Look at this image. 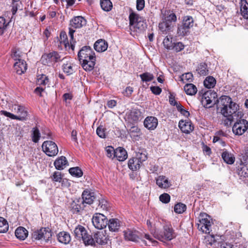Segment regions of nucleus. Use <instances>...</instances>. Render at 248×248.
Returning <instances> with one entry per match:
<instances>
[{
    "label": "nucleus",
    "instance_id": "obj_46",
    "mask_svg": "<svg viewBox=\"0 0 248 248\" xmlns=\"http://www.w3.org/2000/svg\"><path fill=\"white\" fill-rule=\"evenodd\" d=\"M181 80L185 83L186 82H191L193 81V76L191 73H186L183 74L181 77Z\"/></svg>",
    "mask_w": 248,
    "mask_h": 248
},
{
    "label": "nucleus",
    "instance_id": "obj_41",
    "mask_svg": "<svg viewBox=\"0 0 248 248\" xmlns=\"http://www.w3.org/2000/svg\"><path fill=\"white\" fill-rule=\"evenodd\" d=\"M172 38L170 36H166L163 41L164 47L167 49H172L174 43L172 42Z\"/></svg>",
    "mask_w": 248,
    "mask_h": 248
},
{
    "label": "nucleus",
    "instance_id": "obj_59",
    "mask_svg": "<svg viewBox=\"0 0 248 248\" xmlns=\"http://www.w3.org/2000/svg\"><path fill=\"white\" fill-rule=\"evenodd\" d=\"M144 237L148 240L149 243H147L145 241L143 240V241L145 243L146 245H149L150 243L152 244L154 246H156V245L158 243V242L156 240H154L149 234H144Z\"/></svg>",
    "mask_w": 248,
    "mask_h": 248
},
{
    "label": "nucleus",
    "instance_id": "obj_24",
    "mask_svg": "<svg viewBox=\"0 0 248 248\" xmlns=\"http://www.w3.org/2000/svg\"><path fill=\"white\" fill-rule=\"evenodd\" d=\"M56 169L62 170L68 165V162L65 156H61L57 158L54 163Z\"/></svg>",
    "mask_w": 248,
    "mask_h": 248
},
{
    "label": "nucleus",
    "instance_id": "obj_52",
    "mask_svg": "<svg viewBox=\"0 0 248 248\" xmlns=\"http://www.w3.org/2000/svg\"><path fill=\"white\" fill-rule=\"evenodd\" d=\"M60 43L63 44L65 47L70 46L67 39V34L65 31H62L60 33Z\"/></svg>",
    "mask_w": 248,
    "mask_h": 248
},
{
    "label": "nucleus",
    "instance_id": "obj_4",
    "mask_svg": "<svg viewBox=\"0 0 248 248\" xmlns=\"http://www.w3.org/2000/svg\"><path fill=\"white\" fill-rule=\"evenodd\" d=\"M12 111L17 115H14L4 110H2L0 112L5 116L9 117L12 119L21 121H26L27 119L28 112L24 106L16 104L14 105L12 107Z\"/></svg>",
    "mask_w": 248,
    "mask_h": 248
},
{
    "label": "nucleus",
    "instance_id": "obj_16",
    "mask_svg": "<svg viewBox=\"0 0 248 248\" xmlns=\"http://www.w3.org/2000/svg\"><path fill=\"white\" fill-rule=\"evenodd\" d=\"M48 78L45 75L41 74L38 75L37 79V84L39 85L40 87H37L35 89V93L41 96V93L45 91V86L48 84Z\"/></svg>",
    "mask_w": 248,
    "mask_h": 248
},
{
    "label": "nucleus",
    "instance_id": "obj_28",
    "mask_svg": "<svg viewBox=\"0 0 248 248\" xmlns=\"http://www.w3.org/2000/svg\"><path fill=\"white\" fill-rule=\"evenodd\" d=\"M28 234V231L24 227H19L16 230L15 235L20 240H25L27 238Z\"/></svg>",
    "mask_w": 248,
    "mask_h": 248
},
{
    "label": "nucleus",
    "instance_id": "obj_5",
    "mask_svg": "<svg viewBox=\"0 0 248 248\" xmlns=\"http://www.w3.org/2000/svg\"><path fill=\"white\" fill-rule=\"evenodd\" d=\"M86 24V20L82 16H76L70 21L69 27V35L70 37V46L71 49L74 50L75 41L74 40V33L75 30L80 29Z\"/></svg>",
    "mask_w": 248,
    "mask_h": 248
},
{
    "label": "nucleus",
    "instance_id": "obj_10",
    "mask_svg": "<svg viewBox=\"0 0 248 248\" xmlns=\"http://www.w3.org/2000/svg\"><path fill=\"white\" fill-rule=\"evenodd\" d=\"M217 98V93L212 90L205 92L202 96L201 103L205 108H210Z\"/></svg>",
    "mask_w": 248,
    "mask_h": 248
},
{
    "label": "nucleus",
    "instance_id": "obj_34",
    "mask_svg": "<svg viewBox=\"0 0 248 248\" xmlns=\"http://www.w3.org/2000/svg\"><path fill=\"white\" fill-rule=\"evenodd\" d=\"M135 158L138 160L139 163H140V165H141L142 162L147 159L146 151L141 150L136 152V155Z\"/></svg>",
    "mask_w": 248,
    "mask_h": 248
},
{
    "label": "nucleus",
    "instance_id": "obj_33",
    "mask_svg": "<svg viewBox=\"0 0 248 248\" xmlns=\"http://www.w3.org/2000/svg\"><path fill=\"white\" fill-rule=\"evenodd\" d=\"M128 165L129 168L132 170H136L140 167V163L135 157L129 160Z\"/></svg>",
    "mask_w": 248,
    "mask_h": 248
},
{
    "label": "nucleus",
    "instance_id": "obj_17",
    "mask_svg": "<svg viewBox=\"0 0 248 248\" xmlns=\"http://www.w3.org/2000/svg\"><path fill=\"white\" fill-rule=\"evenodd\" d=\"M123 232L124 239L126 240L138 242L139 240L142 239L140 233L135 230L127 229Z\"/></svg>",
    "mask_w": 248,
    "mask_h": 248
},
{
    "label": "nucleus",
    "instance_id": "obj_35",
    "mask_svg": "<svg viewBox=\"0 0 248 248\" xmlns=\"http://www.w3.org/2000/svg\"><path fill=\"white\" fill-rule=\"evenodd\" d=\"M203 83L205 87L210 89L215 86L216 80L213 77H208L204 80Z\"/></svg>",
    "mask_w": 248,
    "mask_h": 248
},
{
    "label": "nucleus",
    "instance_id": "obj_48",
    "mask_svg": "<svg viewBox=\"0 0 248 248\" xmlns=\"http://www.w3.org/2000/svg\"><path fill=\"white\" fill-rule=\"evenodd\" d=\"M69 173L73 176L81 177L83 175L82 170L78 167L71 168L69 170Z\"/></svg>",
    "mask_w": 248,
    "mask_h": 248
},
{
    "label": "nucleus",
    "instance_id": "obj_38",
    "mask_svg": "<svg viewBox=\"0 0 248 248\" xmlns=\"http://www.w3.org/2000/svg\"><path fill=\"white\" fill-rule=\"evenodd\" d=\"M171 28V24L163 21L159 24V30L164 33H167Z\"/></svg>",
    "mask_w": 248,
    "mask_h": 248
},
{
    "label": "nucleus",
    "instance_id": "obj_55",
    "mask_svg": "<svg viewBox=\"0 0 248 248\" xmlns=\"http://www.w3.org/2000/svg\"><path fill=\"white\" fill-rule=\"evenodd\" d=\"M106 129L102 125L99 126L96 129V134L101 138H106Z\"/></svg>",
    "mask_w": 248,
    "mask_h": 248
},
{
    "label": "nucleus",
    "instance_id": "obj_23",
    "mask_svg": "<svg viewBox=\"0 0 248 248\" xmlns=\"http://www.w3.org/2000/svg\"><path fill=\"white\" fill-rule=\"evenodd\" d=\"M108 47V43L103 39L98 40L94 44V49L98 52H102L106 51Z\"/></svg>",
    "mask_w": 248,
    "mask_h": 248
},
{
    "label": "nucleus",
    "instance_id": "obj_40",
    "mask_svg": "<svg viewBox=\"0 0 248 248\" xmlns=\"http://www.w3.org/2000/svg\"><path fill=\"white\" fill-rule=\"evenodd\" d=\"M9 228L7 220L3 217H0V233L6 232Z\"/></svg>",
    "mask_w": 248,
    "mask_h": 248
},
{
    "label": "nucleus",
    "instance_id": "obj_13",
    "mask_svg": "<svg viewBox=\"0 0 248 248\" xmlns=\"http://www.w3.org/2000/svg\"><path fill=\"white\" fill-rule=\"evenodd\" d=\"M89 240L91 241L93 240V242H92L91 244H87V245H91L94 247L96 246L97 245L101 246L107 245L108 241V236L105 235L103 232H98L95 233L94 234L93 238L90 236Z\"/></svg>",
    "mask_w": 248,
    "mask_h": 248
},
{
    "label": "nucleus",
    "instance_id": "obj_61",
    "mask_svg": "<svg viewBox=\"0 0 248 248\" xmlns=\"http://www.w3.org/2000/svg\"><path fill=\"white\" fill-rule=\"evenodd\" d=\"M184 48V45L181 42L174 43L172 49L176 52H180Z\"/></svg>",
    "mask_w": 248,
    "mask_h": 248
},
{
    "label": "nucleus",
    "instance_id": "obj_31",
    "mask_svg": "<svg viewBox=\"0 0 248 248\" xmlns=\"http://www.w3.org/2000/svg\"><path fill=\"white\" fill-rule=\"evenodd\" d=\"M221 156L224 162L228 164H232L234 162V157L232 154L229 153L226 150H225L222 152Z\"/></svg>",
    "mask_w": 248,
    "mask_h": 248
},
{
    "label": "nucleus",
    "instance_id": "obj_39",
    "mask_svg": "<svg viewBox=\"0 0 248 248\" xmlns=\"http://www.w3.org/2000/svg\"><path fill=\"white\" fill-rule=\"evenodd\" d=\"M238 174L241 177H246L248 176V169L247 166L240 164L238 167Z\"/></svg>",
    "mask_w": 248,
    "mask_h": 248
},
{
    "label": "nucleus",
    "instance_id": "obj_60",
    "mask_svg": "<svg viewBox=\"0 0 248 248\" xmlns=\"http://www.w3.org/2000/svg\"><path fill=\"white\" fill-rule=\"evenodd\" d=\"M176 20V16L174 13H171L169 15L167 16L165 19V22H169L171 24V22H175Z\"/></svg>",
    "mask_w": 248,
    "mask_h": 248
},
{
    "label": "nucleus",
    "instance_id": "obj_57",
    "mask_svg": "<svg viewBox=\"0 0 248 248\" xmlns=\"http://www.w3.org/2000/svg\"><path fill=\"white\" fill-rule=\"evenodd\" d=\"M170 196L167 193H163L159 196L160 201L164 203H167L170 201Z\"/></svg>",
    "mask_w": 248,
    "mask_h": 248
},
{
    "label": "nucleus",
    "instance_id": "obj_50",
    "mask_svg": "<svg viewBox=\"0 0 248 248\" xmlns=\"http://www.w3.org/2000/svg\"><path fill=\"white\" fill-rule=\"evenodd\" d=\"M63 71L68 75H70L74 73V69L71 63H64L62 65Z\"/></svg>",
    "mask_w": 248,
    "mask_h": 248
},
{
    "label": "nucleus",
    "instance_id": "obj_43",
    "mask_svg": "<svg viewBox=\"0 0 248 248\" xmlns=\"http://www.w3.org/2000/svg\"><path fill=\"white\" fill-rule=\"evenodd\" d=\"M31 138L32 140L35 143H37L39 141L40 138V133L37 127L32 128Z\"/></svg>",
    "mask_w": 248,
    "mask_h": 248
},
{
    "label": "nucleus",
    "instance_id": "obj_12",
    "mask_svg": "<svg viewBox=\"0 0 248 248\" xmlns=\"http://www.w3.org/2000/svg\"><path fill=\"white\" fill-rule=\"evenodd\" d=\"M51 232L46 228H42L34 232L32 234V238L34 240H41L42 242H47L51 237Z\"/></svg>",
    "mask_w": 248,
    "mask_h": 248
},
{
    "label": "nucleus",
    "instance_id": "obj_51",
    "mask_svg": "<svg viewBox=\"0 0 248 248\" xmlns=\"http://www.w3.org/2000/svg\"><path fill=\"white\" fill-rule=\"evenodd\" d=\"M184 27H186L188 29L193 26V20L191 16H186L185 17L183 24Z\"/></svg>",
    "mask_w": 248,
    "mask_h": 248
},
{
    "label": "nucleus",
    "instance_id": "obj_62",
    "mask_svg": "<svg viewBox=\"0 0 248 248\" xmlns=\"http://www.w3.org/2000/svg\"><path fill=\"white\" fill-rule=\"evenodd\" d=\"M11 56H12V58L15 61H19V60H22L21 59V53L19 50H14L13 51V53H12Z\"/></svg>",
    "mask_w": 248,
    "mask_h": 248
},
{
    "label": "nucleus",
    "instance_id": "obj_18",
    "mask_svg": "<svg viewBox=\"0 0 248 248\" xmlns=\"http://www.w3.org/2000/svg\"><path fill=\"white\" fill-rule=\"evenodd\" d=\"M158 125V120L153 116H148L144 121V126L149 130H154Z\"/></svg>",
    "mask_w": 248,
    "mask_h": 248
},
{
    "label": "nucleus",
    "instance_id": "obj_27",
    "mask_svg": "<svg viewBox=\"0 0 248 248\" xmlns=\"http://www.w3.org/2000/svg\"><path fill=\"white\" fill-rule=\"evenodd\" d=\"M57 239L60 243L67 244L71 241V236L68 233L65 232H62L58 234Z\"/></svg>",
    "mask_w": 248,
    "mask_h": 248
},
{
    "label": "nucleus",
    "instance_id": "obj_64",
    "mask_svg": "<svg viewBox=\"0 0 248 248\" xmlns=\"http://www.w3.org/2000/svg\"><path fill=\"white\" fill-rule=\"evenodd\" d=\"M52 179L54 181L60 182L62 179L61 172L59 171L54 172Z\"/></svg>",
    "mask_w": 248,
    "mask_h": 248
},
{
    "label": "nucleus",
    "instance_id": "obj_47",
    "mask_svg": "<svg viewBox=\"0 0 248 248\" xmlns=\"http://www.w3.org/2000/svg\"><path fill=\"white\" fill-rule=\"evenodd\" d=\"M140 76L142 81L146 82L152 81L154 78L153 75L148 72L140 74Z\"/></svg>",
    "mask_w": 248,
    "mask_h": 248
},
{
    "label": "nucleus",
    "instance_id": "obj_3",
    "mask_svg": "<svg viewBox=\"0 0 248 248\" xmlns=\"http://www.w3.org/2000/svg\"><path fill=\"white\" fill-rule=\"evenodd\" d=\"M219 106L222 115H228L227 112H236L238 110V105L232 101V98L226 95H223L219 98Z\"/></svg>",
    "mask_w": 248,
    "mask_h": 248
},
{
    "label": "nucleus",
    "instance_id": "obj_63",
    "mask_svg": "<svg viewBox=\"0 0 248 248\" xmlns=\"http://www.w3.org/2000/svg\"><path fill=\"white\" fill-rule=\"evenodd\" d=\"M50 54L52 55V62H58L60 61H61V56L56 52H53L50 53Z\"/></svg>",
    "mask_w": 248,
    "mask_h": 248
},
{
    "label": "nucleus",
    "instance_id": "obj_6",
    "mask_svg": "<svg viewBox=\"0 0 248 248\" xmlns=\"http://www.w3.org/2000/svg\"><path fill=\"white\" fill-rule=\"evenodd\" d=\"M212 219L205 213H201L198 217L197 225L198 229L203 233H209L211 231Z\"/></svg>",
    "mask_w": 248,
    "mask_h": 248
},
{
    "label": "nucleus",
    "instance_id": "obj_14",
    "mask_svg": "<svg viewBox=\"0 0 248 248\" xmlns=\"http://www.w3.org/2000/svg\"><path fill=\"white\" fill-rule=\"evenodd\" d=\"M108 220L106 216L100 213H96L92 218L93 226L97 229H103L107 227Z\"/></svg>",
    "mask_w": 248,
    "mask_h": 248
},
{
    "label": "nucleus",
    "instance_id": "obj_20",
    "mask_svg": "<svg viewBox=\"0 0 248 248\" xmlns=\"http://www.w3.org/2000/svg\"><path fill=\"white\" fill-rule=\"evenodd\" d=\"M82 199L81 200L82 204L85 203L91 204L95 199L94 193L90 192L88 191L85 190L82 193Z\"/></svg>",
    "mask_w": 248,
    "mask_h": 248
},
{
    "label": "nucleus",
    "instance_id": "obj_7",
    "mask_svg": "<svg viewBox=\"0 0 248 248\" xmlns=\"http://www.w3.org/2000/svg\"><path fill=\"white\" fill-rule=\"evenodd\" d=\"M130 25L133 26L136 31H143L146 28V24L142 17L134 12L129 15Z\"/></svg>",
    "mask_w": 248,
    "mask_h": 248
},
{
    "label": "nucleus",
    "instance_id": "obj_36",
    "mask_svg": "<svg viewBox=\"0 0 248 248\" xmlns=\"http://www.w3.org/2000/svg\"><path fill=\"white\" fill-rule=\"evenodd\" d=\"M100 5L102 9L107 12L110 11L112 8V4L110 0H101Z\"/></svg>",
    "mask_w": 248,
    "mask_h": 248
},
{
    "label": "nucleus",
    "instance_id": "obj_11",
    "mask_svg": "<svg viewBox=\"0 0 248 248\" xmlns=\"http://www.w3.org/2000/svg\"><path fill=\"white\" fill-rule=\"evenodd\" d=\"M42 148L46 154L49 156H55L58 153V146L52 141L47 140L44 141L42 144Z\"/></svg>",
    "mask_w": 248,
    "mask_h": 248
},
{
    "label": "nucleus",
    "instance_id": "obj_25",
    "mask_svg": "<svg viewBox=\"0 0 248 248\" xmlns=\"http://www.w3.org/2000/svg\"><path fill=\"white\" fill-rule=\"evenodd\" d=\"M107 225L110 231L116 232L118 231L121 226V222L118 219L111 218L108 222Z\"/></svg>",
    "mask_w": 248,
    "mask_h": 248
},
{
    "label": "nucleus",
    "instance_id": "obj_44",
    "mask_svg": "<svg viewBox=\"0 0 248 248\" xmlns=\"http://www.w3.org/2000/svg\"><path fill=\"white\" fill-rule=\"evenodd\" d=\"M197 71L201 76H205L208 74V70L207 69V65L204 63H201L198 67Z\"/></svg>",
    "mask_w": 248,
    "mask_h": 248
},
{
    "label": "nucleus",
    "instance_id": "obj_56",
    "mask_svg": "<svg viewBox=\"0 0 248 248\" xmlns=\"http://www.w3.org/2000/svg\"><path fill=\"white\" fill-rule=\"evenodd\" d=\"M107 155L109 158H113L115 157V150L112 146H108L106 149Z\"/></svg>",
    "mask_w": 248,
    "mask_h": 248
},
{
    "label": "nucleus",
    "instance_id": "obj_30",
    "mask_svg": "<svg viewBox=\"0 0 248 248\" xmlns=\"http://www.w3.org/2000/svg\"><path fill=\"white\" fill-rule=\"evenodd\" d=\"M240 11L244 18L248 19V2L247 0H240Z\"/></svg>",
    "mask_w": 248,
    "mask_h": 248
},
{
    "label": "nucleus",
    "instance_id": "obj_15",
    "mask_svg": "<svg viewBox=\"0 0 248 248\" xmlns=\"http://www.w3.org/2000/svg\"><path fill=\"white\" fill-rule=\"evenodd\" d=\"M228 115H223L224 118L222 120V122L225 126H229L231 125L232 122L241 118L243 113L241 111L238 110L236 112H232V111L227 112Z\"/></svg>",
    "mask_w": 248,
    "mask_h": 248
},
{
    "label": "nucleus",
    "instance_id": "obj_2",
    "mask_svg": "<svg viewBox=\"0 0 248 248\" xmlns=\"http://www.w3.org/2000/svg\"><path fill=\"white\" fill-rule=\"evenodd\" d=\"M151 233L155 238L162 242L170 241L175 237L173 229L169 225L163 226L162 230L155 228L151 230Z\"/></svg>",
    "mask_w": 248,
    "mask_h": 248
},
{
    "label": "nucleus",
    "instance_id": "obj_53",
    "mask_svg": "<svg viewBox=\"0 0 248 248\" xmlns=\"http://www.w3.org/2000/svg\"><path fill=\"white\" fill-rule=\"evenodd\" d=\"M8 24V23H6L5 19L3 17H0V36L3 34Z\"/></svg>",
    "mask_w": 248,
    "mask_h": 248
},
{
    "label": "nucleus",
    "instance_id": "obj_22",
    "mask_svg": "<svg viewBox=\"0 0 248 248\" xmlns=\"http://www.w3.org/2000/svg\"><path fill=\"white\" fill-rule=\"evenodd\" d=\"M14 68L17 74L21 75L27 69V65L24 60H19L14 64Z\"/></svg>",
    "mask_w": 248,
    "mask_h": 248
},
{
    "label": "nucleus",
    "instance_id": "obj_58",
    "mask_svg": "<svg viewBox=\"0 0 248 248\" xmlns=\"http://www.w3.org/2000/svg\"><path fill=\"white\" fill-rule=\"evenodd\" d=\"M210 238L211 241L209 243V244L210 245H214L215 248H224L223 247H222V246L224 245V243H225V242L217 243V244L213 236H211Z\"/></svg>",
    "mask_w": 248,
    "mask_h": 248
},
{
    "label": "nucleus",
    "instance_id": "obj_19",
    "mask_svg": "<svg viewBox=\"0 0 248 248\" xmlns=\"http://www.w3.org/2000/svg\"><path fill=\"white\" fill-rule=\"evenodd\" d=\"M179 127L181 130L185 133L188 134L192 131L194 127L191 122L181 120L179 123Z\"/></svg>",
    "mask_w": 248,
    "mask_h": 248
},
{
    "label": "nucleus",
    "instance_id": "obj_32",
    "mask_svg": "<svg viewBox=\"0 0 248 248\" xmlns=\"http://www.w3.org/2000/svg\"><path fill=\"white\" fill-rule=\"evenodd\" d=\"M184 90L187 95H194L197 92L196 87L192 83H187L184 86Z\"/></svg>",
    "mask_w": 248,
    "mask_h": 248
},
{
    "label": "nucleus",
    "instance_id": "obj_1",
    "mask_svg": "<svg viewBox=\"0 0 248 248\" xmlns=\"http://www.w3.org/2000/svg\"><path fill=\"white\" fill-rule=\"evenodd\" d=\"M79 61L82 63L83 68L86 71H90L95 65L96 58L95 53L91 47L85 46L79 50L78 53Z\"/></svg>",
    "mask_w": 248,
    "mask_h": 248
},
{
    "label": "nucleus",
    "instance_id": "obj_37",
    "mask_svg": "<svg viewBox=\"0 0 248 248\" xmlns=\"http://www.w3.org/2000/svg\"><path fill=\"white\" fill-rule=\"evenodd\" d=\"M51 57L52 55L50 54V53L44 54L41 59L42 63L44 65H51L53 63Z\"/></svg>",
    "mask_w": 248,
    "mask_h": 248
},
{
    "label": "nucleus",
    "instance_id": "obj_21",
    "mask_svg": "<svg viewBox=\"0 0 248 248\" xmlns=\"http://www.w3.org/2000/svg\"><path fill=\"white\" fill-rule=\"evenodd\" d=\"M156 184L159 187L164 189L171 186L168 178L163 175L159 176L156 179Z\"/></svg>",
    "mask_w": 248,
    "mask_h": 248
},
{
    "label": "nucleus",
    "instance_id": "obj_26",
    "mask_svg": "<svg viewBox=\"0 0 248 248\" xmlns=\"http://www.w3.org/2000/svg\"><path fill=\"white\" fill-rule=\"evenodd\" d=\"M115 157L119 161H123L127 158L126 150L122 147H118L115 150Z\"/></svg>",
    "mask_w": 248,
    "mask_h": 248
},
{
    "label": "nucleus",
    "instance_id": "obj_42",
    "mask_svg": "<svg viewBox=\"0 0 248 248\" xmlns=\"http://www.w3.org/2000/svg\"><path fill=\"white\" fill-rule=\"evenodd\" d=\"M14 127L15 130L13 132V134L16 137L18 138L19 140H20L22 137V134L23 132V128L18 124H14Z\"/></svg>",
    "mask_w": 248,
    "mask_h": 248
},
{
    "label": "nucleus",
    "instance_id": "obj_49",
    "mask_svg": "<svg viewBox=\"0 0 248 248\" xmlns=\"http://www.w3.org/2000/svg\"><path fill=\"white\" fill-rule=\"evenodd\" d=\"M186 207L185 204L179 203L175 205L174 211L176 213L182 214L186 210Z\"/></svg>",
    "mask_w": 248,
    "mask_h": 248
},
{
    "label": "nucleus",
    "instance_id": "obj_54",
    "mask_svg": "<svg viewBox=\"0 0 248 248\" xmlns=\"http://www.w3.org/2000/svg\"><path fill=\"white\" fill-rule=\"evenodd\" d=\"M189 29L182 24L181 26L178 27L177 30V33L180 36H184L187 34L188 32Z\"/></svg>",
    "mask_w": 248,
    "mask_h": 248
},
{
    "label": "nucleus",
    "instance_id": "obj_45",
    "mask_svg": "<svg viewBox=\"0 0 248 248\" xmlns=\"http://www.w3.org/2000/svg\"><path fill=\"white\" fill-rule=\"evenodd\" d=\"M140 115V111L135 109L131 110L129 117L133 122H137L139 120Z\"/></svg>",
    "mask_w": 248,
    "mask_h": 248
},
{
    "label": "nucleus",
    "instance_id": "obj_29",
    "mask_svg": "<svg viewBox=\"0 0 248 248\" xmlns=\"http://www.w3.org/2000/svg\"><path fill=\"white\" fill-rule=\"evenodd\" d=\"M84 205L82 204L81 200H77L73 201L70 204V208L73 213H78L84 208Z\"/></svg>",
    "mask_w": 248,
    "mask_h": 248
},
{
    "label": "nucleus",
    "instance_id": "obj_9",
    "mask_svg": "<svg viewBox=\"0 0 248 248\" xmlns=\"http://www.w3.org/2000/svg\"><path fill=\"white\" fill-rule=\"evenodd\" d=\"M75 237L79 240L82 239L85 245L91 244L93 240H90V235L87 233L86 229L81 225H78L74 231Z\"/></svg>",
    "mask_w": 248,
    "mask_h": 248
},
{
    "label": "nucleus",
    "instance_id": "obj_8",
    "mask_svg": "<svg viewBox=\"0 0 248 248\" xmlns=\"http://www.w3.org/2000/svg\"><path fill=\"white\" fill-rule=\"evenodd\" d=\"M235 121L232 128V132L235 135H242L248 129V121L242 117Z\"/></svg>",
    "mask_w": 248,
    "mask_h": 248
}]
</instances>
